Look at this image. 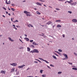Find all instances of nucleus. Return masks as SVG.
Wrapping results in <instances>:
<instances>
[{"label":"nucleus","mask_w":77,"mask_h":77,"mask_svg":"<svg viewBox=\"0 0 77 77\" xmlns=\"http://www.w3.org/2000/svg\"><path fill=\"white\" fill-rule=\"evenodd\" d=\"M8 38L9 39V40L10 41H11V42H14V40L13 39H12L11 38L8 37Z\"/></svg>","instance_id":"14"},{"label":"nucleus","mask_w":77,"mask_h":77,"mask_svg":"<svg viewBox=\"0 0 77 77\" xmlns=\"http://www.w3.org/2000/svg\"><path fill=\"white\" fill-rule=\"evenodd\" d=\"M11 9H12V11H15V9L14 8H11Z\"/></svg>","instance_id":"35"},{"label":"nucleus","mask_w":77,"mask_h":77,"mask_svg":"<svg viewBox=\"0 0 77 77\" xmlns=\"http://www.w3.org/2000/svg\"><path fill=\"white\" fill-rule=\"evenodd\" d=\"M8 15L10 16L11 15V14L10 13H9Z\"/></svg>","instance_id":"55"},{"label":"nucleus","mask_w":77,"mask_h":77,"mask_svg":"<svg viewBox=\"0 0 77 77\" xmlns=\"http://www.w3.org/2000/svg\"><path fill=\"white\" fill-rule=\"evenodd\" d=\"M67 2L69 3H71L72 2H73L72 0H70L69 1H67Z\"/></svg>","instance_id":"13"},{"label":"nucleus","mask_w":77,"mask_h":77,"mask_svg":"<svg viewBox=\"0 0 77 77\" xmlns=\"http://www.w3.org/2000/svg\"><path fill=\"white\" fill-rule=\"evenodd\" d=\"M29 69H30V68H28L26 70H28Z\"/></svg>","instance_id":"58"},{"label":"nucleus","mask_w":77,"mask_h":77,"mask_svg":"<svg viewBox=\"0 0 77 77\" xmlns=\"http://www.w3.org/2000/svg\"><path fill=\"white\" fill-rule=\"evenodd\" d=\"M38 62H40V63H41V61L39 60H38Z\"/></svg>","instance_id":"46"},{"label":"nucleus","mask_w":77,"mask_h":77,"mask_svg":"<svg viewBox=\"0 0 77 77\" xmlns=\"http://www.w3.org/2000/svg\"><path fill=\"white\" fill-rule=\"evenodd\" d=\"M50 66H52V67L54 66L52 64H50Z\"/></svg>","instance_id":"40"},{"label":"nucleus","mask_w":77,"mask_h":77,"mask_svg":"<svg viewBox=\"0 0 77 77\" xmlns=\"http://www.w3.org/2000/svg\"><path fill=\"white\" fill-rule=\"evenodd\" d=\"M62 26L60 25H58L57 26V27H61Z\"/></svg>","instance_id":"20"},{"label":"nucleus","mask_w":77,"mask_h":77,"mask_svg":"<svg viewBox=\"0 0 77 77\" xmlns=\"http://www.w3.org/2000/svg\"><path fill=\"white\" fill-rule=\"evenodd\" d=\"M34 63H38V61H35L34 62Z\"/></svg>","instance_id":"39"},{"label":"nucleus","mask_w":77,"mask_h":77,"mask_svg":"<svg viewBox=\"0 0 77 77\" xmlns=\"http://www.w3.org/2000/svg\"><path fill=\"white\" fill-rule=\"evenodd\" d=\"M27 77H33V76H27Z\"/></svg>","instance_id":"43"},{"label":"nucleus","mask_w":77,"mask_h":77,"mask_svg":"<svg viewBox=\"0 0 77 77\" xmlns=\"http://www.w3.org/2000/svg\"><path fill=\"white\" fill-rule=\"evenodd\" d=\"M68 12L69 13V14H72V12L70 11H68Z\"/></svg>","instance_id":"34"},{"label":"nucleus","mask_w":77,"mask_h":77,"mask_svg":"<svg viewBox=\"0 0 77 77\" xmlns=\"http://www.w3.org/2000/svg\"><path fill=\"white\" fill-rule=\"evenodd\" d=\"M14 29H16V30H17V28H16V27H14Z\"/></svg>","instance_id":"49"},{"label":"nucleus","mask_w":77,"mask_h":77,"mask_svg":"<svg viewBox=\"0 0 77 77\" xmlns=\"http://www.w3.org/2000/svg\"><path fill=\"white\" fill-rule=\"evenodd\" d=\"M61 20H56V22H60Z\"/></svg>","instance_id":"24"},{"label":"nucleus","mask_w":77,"mask_h":77,"mask_svg":"<svg viewBox=\"0 0 77 77\" xmlns=\"http://www.w3.org/2000/svg\"><path fill=\"white\" fill-rule=\"evenodd\" d=\"M72 21H73V23H77V20L76 19H74L72 20Z\"/></svg>","instance_id":"12"},{"label":"nucleus","mask_w":77,"mask_h":77,"mask_svg":"<svg viewBox=\"0 0 77 77\" xmlns=\"http://www.w3.org/2000/svg\"><path fill=\"white\" fill-rule=\"evenodd\" d=\"M27 14H30V13L27 12Z\"/></svg>","instance_id":"59"},{"label":"nucleus","mask_w":77,"mask_h":77,"mask_svg":"<svg viewBox=\"0 0 77 77\" xmlns=\"http://www.w3.org/2000/svg\"><path fill=\"white\" fill-rule=\"evenodd\" d=\"M72 69H74V70H77V68L75 67L72 68Z\"/></svg>","instance_id":"25"},{"label":"nucleus","mask_w":77,"mask_h":77,"mask_svg":"<svg viewBox=\"0 0 77 77\" xmlns=\"http://www.w3.org/2000/svg\"><path fill=\"white\" fill-rule=\"evenodd\" d=\"M43 6H45V7H47V6L45 5H43Z\"/></svg>","instance_id":"52"},{"label":"nucleus","mask_w":77,"mask_h":77,"mask_svg":"<svg viewBox=\"0 0 77 77\" xmlns=\"http://www.w3.org/2000/svg\"><path fill=\"white\" fill-rule=\"evenodd\" d=\"M2 17H5V16L4 15H2Z\"/></svg>","instance_id":"54"},{"label":"nucleus","mask_w":77,"mask_h":77,"mask_svg":"<svg viewBox=\"0 0 77 77\" xmlns=\"http://www.w3.org/2000/svg\"><path fill=\"white\" fill-rule=\"evenodd\" d=\"M27 51H30V48L29 47L27 48Z\"/></svg>","instance_id":"17"},{"label":"nucleus","mask_w":77,"mask_h":77,"mask_svg":"<svg viewBox=\"0 0 77 77\" xmlns=\"http://www.w3.org/2000/svg\"><path fill=\"white\" fill-rule=\"evenodd\" d=\"M49 8H52L50 6H49Z\"/></svg>","instance_id":"62"},{"label":"nucleus","mask_w":77,"mask_h":77,"mask_svg":"<svg viewBox=\"0 0 77 77\" xmlns=\"http://www.w3.org/2000/svg\"><path fill=\"white\" fill-rule=\"evenodd\" d=\"M36 13L37 14H38V15H41V13L39 12V11H36Z\"/></svg>","instance_id":"23"},{"label":"nucleus","mask_w":77,"mask_h":77,"mask_svg":"<svg viewBox=\"0 0 77 77\" xmlns=\"http://www.w3.org/2000/svg\"><path fill=\"white\" fill-rule=\"evenodd\" d=\"M30 42H33V40H30Z\"/></svg>","instance_id":"36"},{"label":"nucleus","mask_w":77,"mask_h":77,"mask_svg":"<svg viewBox=\"0 0 77 77\" xmlns=\"http://www.w3.org/2000/svg\"><path fill=\"white\" fill-rule=\"evenodd\" d=\"M11 20L12 21H13L12 19V18H11Z\"/></svg>","instance_id":"57"},{"label":"nucleus","mask_w":77,"mask_h":77,"mask_svg":"<svg viewBox=\"0 0 77 77\" xmlns=\"http://www.w3.org/2000/svg\"><path fill=\"white\" fill-rule=\"evenodd\" d=\"M11 72H14L15 71V68H14L11 69Z\"/></svg>","instance_id":"16"},{"label":"nucleus","mask_w":77,"mask_h":77,"mask_svg":"<svg viewBox=\"0 0 77 77\" xmlns=\"http://www.w3.org/2000/svg\"><path fill=\"white\" fill-rule=\"evenodd\" d=\"M58 51L60 52H62V51L61 50V49H59L58 50Z\"/></svg>","instance_id":"32"},{"label":"nucleus","mask_w":77,"mask_h":77,"mask_svg":"<svg viewBox=\"0 0 77 77\" xmlns=\"http://www.w3.org/2000/svg\"><path fill=\"white\" fill-rule=\"evenodd\" d=\"M1 73H2V74H5V73H6V71L3 70H1Z\"/></svg>","instance_id":"10"},{"label":"nucleus","mask_w":77,"mask_h":77,"mask_svg":"<svg viewBox=\"0 0 77 77\" xmlns=\"http://www.w3.org/2000/svg\"><path fill=\"white\" fill-rule=\"evenodd\" d=\"M30 53H39V51L37 49H34L33 51H30Z\"/></svg>","instance_id":"1"},{"label":"nucleus","mask_w":77,"mask_h":77,"mask_svg":"<svg viewBox=\"0 0 77 77\" xmlns=\"http://www.w3.org/2000/svg\"><path fill=\"white\" fill-rule=\"evenodd\" d=\"M47 67H48V68L50 69V66H47Z\"/></svg>","instance_id":"51"},{"label":"nucleus","mask_w":77,"mask_h":77,"mask_svg":"<svg viewBox=\"0 0 77 77\" xmlns=\"http://www.w3.org/2000/svg\"><path fill=\"white\" fill-rule=\"evenodd\" d=\"M12 6H15V5H14V4H12L11 5Z\"/></svg>","instance_id":"41"},{"label":"nucleus","mask_w":77,"mask_h":77,"mask_svg":"<svg viewBox=\"0 0 77 77\" xmlns=\"http://www.w3.org/2000/svg\"><path fill=\"white\" fill-rule=\"evenodd\" d=\"M10 65L13 66H15L17 65V64L16 63H11Z\"/></svg>","instance_id":"3"},{"label":"nucleus","mask_w":77,"mask_h":77,"mask_svg":"<svg viewBox=\"0 0 77 77\" xmlns=\"http://www.w3.org/2000/svg\"><path fill=\"white\" fill-rule=\"evenodd\" d=\"M3 8L4 9H5V10H6V8L4 7Z\"/></svg>","instance_id":"45"},{"label":"nucleus","mask_w":77,"mask_h":77,"mask_svg":"<svg viewBox=\"0 0 77 77\" xmlns=\"http://www.w3.org/2000/svg\"><path fill=\"white\" fill-rule=\"evenodd\" d=\"M32 44L34 45H38V44L36 43L35 42H32Z\"/></svg>","instance_id":"9"},{"label":"nucleus","mask_w":77,"mask_h":77,"mask_svg":"<svg viewBox=\"0 0 77 77\" xmlns=\"http://www.w3.org/2000/svg\"><path fill=\"white\" fill-rule=\"evenodd\" d=\"M71 5L72 6V5H74V6H75V5H77V2H75L72 3L71 4Z\"/></svg>","instance_id":"6"},{"label":"nucleus","mask_w":77,"mask_h":77,"mask_svg":"<svg viewBox=\"0 0 77 77\" xmlns=\"http://www.w3.org/2000/svg\"><path fill=\"white\" fill-rule=\"evenodd\" d=\"M67 1H66V2H65V4H66V3H67Z\"/></svg>","instance_id":"53"},{"label":"nucleus","mask_w":77,"mask_h":77,"mask_svg":"<svg viewBox=\"0 0 77 77\" xmlns=\"http://www.w3.org/2000/svg\"><path fill=\"white\" fill-rule=\"evenodd\" d=\"M6 13L7 14H8V11H6Z\"/></svg>","instance_id":"50"},{"label":"nucleus","mask_w":77,"mask_h":77,"mask_svg":"<svg viewBox=\"0 0 77 77\" xmlns=\"http://www.w3.org/2000/svg\"><path fill=\"white\" fill-rule=\"evenodd\" d=\"M58 1L60 2H63L64 1H65V0H58Z\"/></svg>","instance_id":"33"},{"label":"nucleus","mask_w":77,"mask_h":77,"mask_svg":"<svg viewBox=\"0 0 77 77\" xmlns=\"http://www.w3.org/2000/svg\"><path fill=\"white\" fill-rule=\"evenodd\" d=\"M51 24V22H48L47 23V24H48V25H49V24Z\"/></svg>","instance_id":"18"},{"label":"nucleus","mask_w":77,"mask_h":77,"mask_svg":"<svg viewBox=\"0 0 77 77\" xmlns=\"http://www.w3.org/2000/svg\"><path fill=\"white\" fill-rule=\"evenodd\" d=\"M27 26L28 27H30V26H31V27H33V26H32V25H31L30 24H28Z\"/></svg>","instance_id":"11"},{"label":"nucleus","mask_w":77,"mask_h":77,"mask_svg":"<svg viewBox=\"0 0 77 77\" xmlns=\"http://www.w3.org/2000/svg\"><path fill=\"white\" fill-rule=\"evenodd\" d=\"M26 16L27 17H30V16H32V15L31 14H26Z\"/></svg>","instance_id":"21"},{"label":"nucleus","mask_w":77,"mask_h":77,"mask_svg":"<svg viewBox=\"0 0 77 77\" xmlns=\"http://www.w3.org/2000/svg\"><path fill=\"white\" fill-rule=\"evenodd\" d=\"M24 13L25 14H27V11H24Z\"/></svg>","instance_id":"28"},{"label":"nucleus","mask_w":77,"mask_h":77,"mask_svg":"<svg viewBox=\"0 0 77 77\" xmlns=\"http://www.w3.org/2000/svg\"><path fill=\"white\" fill-rule=\"evenodd\" d=\"M35 60H38H38L36 59H35Z\"/></svg>","instance_id":"63"},{"label":"nucleus","mask_w":77,"mask_h":77,"mask_svg":"<svg viewBox=\"0 0 77 77\" xmlns=\"http://www.w3.org/2000/svg\"><path fill=\"white\" fill-rule=\"evenodd\" d=\"M43 71H44V70H40V73H42Z\"/></svg>","instance_id":"26"},{"label":"nucleus","mask_w":77,"mask_h":77,"mask_svg":"<svg viewBox=\"0 0 77 77\" xmlns=\"http://www.w3.org/2000/svg\"><path fill=\"white\" fill-rule=\"evenodd\" d=\"M72 40H74V38H72Z\"/></svg>","instance_id":"60"},{"label":"nucleus","mask_w":77,"mask_h":77,"mask_svg":"<svg viewBox=\"0 0 77 77\" xmlns=\"http://www.w3.org/2000/svg\"><path fill=\"white\" fill-rule=\"evenodd\" d=\"M63 38H64V37H65V35H63Z\"/></svg>","instance_id":"48"},{"label":"nucleus","mask_w":77,"mask_h":77,"mask_svg":"<svg viewBox=\"0 0 77 77\" xmlns=\"http://www.w3.org/2000/svg\"><path fill=\"white\" fill-rule=\"evenodd\" d=\"M63 55H64V56L65 57V58H66V59H68V56H67V55L66 54H63Z\"/></svg>","instance_id":"4"},{"label":"nucleus","mask_w":77,"mask_h":77,"mask_svg":"<svg viewBox=\"0 0 77 77\" xmlns=\"http://www.w3.org/2000/svg\"><path fill=\"white\" fill-rule=\"evenodd\" d=\"M39 1H40V2H45V1L44 0H39Z\"/></svg>","instance_id":"27"},{"label":"nucleus","mask_w":77,"mask_h":77,"mask_svg":"<svg viewBox=\"0 0 77 77\" xmlns=\"http://www.w3.org/2000/svg\"><path fill=\"white\" fill-rule=\"evenodd\" d=\"M23 48H19V49H21Z\"/></svg>","instance_id":"64"},{"label":"nucleus","mask_w":77,"mask_h":77,"mask_svg":"<svg viewBox=\"0 0 77 77\" xmlns=\"http://www.w3.org/2000/svg\"><path fill=\"white\" fill-rule=\"evenodd\" d=\"M38 58L39 59H40V60H43V61H44V62H46L47 63H49V62L47 61V60H44L41 58Z\"/></svg>","instance_id":"2"},{"label":"nucleus","mask_w":77,"mask_h":77,"mask_svg":"<svg viewBox=\"0 0 77 77\" xmlns=\"http://www.w3.org/2000/svg\"><path fill=\"white\" fill-rule=\"evenodd\" d=\"M32 47L33 48H35V46L33 45H32Z\"/></svg>","instance_id":"44"},{"label":"nucleus","mask_w":77,"mask_h":77,"mask_svg":"<svg viewBox=\"0 0 77 77\" xmlns=\"http://www.w3.org/2000/svg\"><path fill=\"white\" fill-rule=\"evenodd\" d=\"M24 39H25L26 41H29V39L27 38H25Z\"/></svg>","instance_id":"15"},{"label":"nucleus","mask_w":77,"mask_h":77,"mask_svg":"<svg viewBox=\"0 0 77 77\" xmlns=\"http://www.w3.org/2000/svg\"><path fill=\"white\" fill-rule=\"evenodd\" d=\"M24 66H25V65H23L22 66H18V67L19 68H23V67H24Z\"/></svg>","instance_id":"5"},{"label":"nucleus","mask_w":77,"mask_h":77,"mask_svg":"<svg viewBox=\"0 0 77 77\" xmlns=\"http://www.w3.org/2000/svg\"><path fill=\"white\" fill-rule=\"evenodd\" d=\"M13 26L14 27H15V25H13Z\"/></svg>","instance_id":"56"},{"label":"nucleus","mask_w":77,"mask_h":77,"mask_svg":"<svg viewBox=\"0 0 77 77\" xmlns=\"http://www.w3.org/2000/svg\"><path fill=\"white\" fill-rule=\"evenodd\" d=\"M55 54L56 56H59L58 55H57V54Z\"/></svg>","instance_id":"42"},{"label":"nucleus","mask_w":77,"mask_h":77,"mask_svg":"<svg viewBox=\"0 0 77 77\" xmlns=\"http://www.w3.org/2000/svg\"><path fill=\"white\" fill-rule=\"evenodd\" d=\"M25 36H27V35L26 34H24Z\"/></svg>","instance_id":"47"},{"label":"nucleus","mask_w":77,"mask_h":77,"mask_svg":"<svg viewBox=\"0 0 77 77\" xmlns=\"http://www.w3.org/2000/svg\"><path fill=\"white\" fill-rule=\"evenodd\" d=\"M52 57L54 58V59H57V58H56V57L54 55H53Z\"/></svg>","instance_id":"19"},{"label":"nucleus","mask_w":77,"mask_h":77,"mask_svg":"<svg viewBox=\"0 0 77 77\" xmlns=\"http://www.w3.org/2000/svg\"><path fill=\"white\" fill-rule=\"evenodd\" d=\"M68 63H69V64H70V65H72V63L68 62Z\"/></svg>","instance_id":"37"},{"label":"nucleus","mask_w":77,"mask_h":77,"mask_svg":"<svg viewBox=\"0 0 77 77\" xmlns=\"http://www.w3.org/2000/svg\"><path fill=\"white\" fill-rule=\"evenodd\" d=\"M35 4H36L37 5H39V6H42V5L41 4V3L39 2H36L35 3Z\"/></svg>","instance_id":"7"},{"label":"nucleus","mask_w":77,"mask_h":77,"mask_svg":"<svg viewBox=\"0 0 77 77\" xmlns=\"http://www.w3.org/2000/svg\"><path fill=\"white\" fill-rule=\"evenodd\" d=\"M5 3L6 4H7V5H8V4H10V3H11V1H9L8 2V1H7V0H6Z\"/></svg>","instance_id":"8"},{"label":"nucleus","mask_w":77,"mask_h":77,"mask_svg":"<svg viewBox=\"0 0 77 77\" xmlns=\"http://www.w3.org/2000/svg\"><path fill=\"white\" fill-rule=\"evenodd\" d=\"M14 23H16V22H18V20H16L15 21L13 22Z\"/></svg>","instance_id":"31"},{"label":"nucleus","mask_w":77,"mask_h":77,"mask_svg":"<svg viewBox=\"0 0 77 77\" xmlns=\"http://www.w3.org/2000/svg\"><path fill=\"white\" fill-rule=\"evenodd\" d=\"M46 76V75H42V77H45Z\"/></svg>","instance_id":"29"},{"label":"nucleus","mask_w":77,"mask_h":77,"mask_svg":"<svg viewBox=\"0 0 77 77\" xmlns=\"http://www.w3.org/2000/svg\"><path fill=\"white\" fill-rule=\"evenodd\" d=\"M35 10H37V9L36 8H34Z\"/></svg>","instance_id":"61"},{"label":"nucleus","mask_w":77,"mask_h":77,"mask_svg":"<svg viewBox=\"0 0 77 77\" xmlns=\"http://www.w3.org/2000/svg\"><path fill=\"white\" fill-rule=\"evenodd\" d=\"M62 72H58V74H60Z\"/></svg>","instance_id":"30"},{"label":"nucleus","mask_w":77,"mask_h":77,"mask_svg":"<svg viewBox=\"0 0 77 77\" xmlns=\"http://www.w3.org/2000/svg\"><path fill=\"white\" fill-rule=\"evenodd\" d=\"M55 52H57V53H58V54H59V55H61V53H60V52H58L57 51H55Z\"/></svg>","instance_id":"22"},{"label":"nucleus","mask_w":77,"mask_h":77,"mask_svg":"<svg viewBox=\"0 0 77 77\" xmlns=\"http://www.w3.org/2000/svg\"><path fill=\"white\" fill-rule=\"evenodd\" d=\"M56 10H57V11H59V10H60V9L58 8H57L56 9Z\"/></svg>","instance_id":"38"}]
</instances>
